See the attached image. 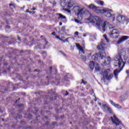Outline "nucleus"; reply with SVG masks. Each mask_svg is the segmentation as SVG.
Here are the masks:
<instances>
[{
    "label": "nucleus",
    "instance_id": "obj_1",
    "mask_svg": "<svg viewBox=\"0 0 129 129\" xmlns=\"http://www.w3.org/2000/svg\"><path fill=\"white\" fill-rule=\"evenodd\" d=\"M126 54V52L125 51H122L121 53L115 55L114 58V66L115 67H118V69H116L113 72L114 77L116 79H117L118 73L123 69V67L125 65V62H123V60H122V57H124Z\"/></svg>",
    "mask_w": 129,
    "mask_h": 129
},
{
    "label": "nucleus",
    "instance_id": "obj_2",
    "mask_svg": "<svg viewBox=\"0 0 129 129\" xmlns=\"http://www.w3.org/2000/svg\"><path fill=\"white\" fill-rule=\"evenodd\" d=\"M98 50H100L98 53H96L92 56V60H97L98 58L103 59L106 57V53H105V44L101 43L97 46Z\"/></svg>",
    "mask_w": 129,
    "mask_h": 129
},
{
    "label": "nucleus",
    "instance_id": "obj_3",
    "mask_svg": "<svg viewBox=\"0 0 129 129\" xmlns=\"http://www.w3.org/2000/svg\"><path fill=\"white\" fill-rule=\"evenodd\" d=\"M97 12L98 15L104 14V16L106 17V18L112 19L113 21H114L115 19V14L113 13V11L108 8L101 9L100 11H97Z\"/></svg>",
    "mask_w": 129,
    "mask_h": 129
},
{
    "label": "nucleus",
    "instance_id": "obj_4",
    "mask_svg": "<svg viewBox=\"0 0 129 129\" xmlns=\"http://www.w3.org/2000/svg\"><path fill=\"white\" fill-rule=\"evenodd\" d=\"M94 20H95L96 22V25L98 27H101L102 30L103 32L106 31V29H107L108 27V23L107 22H104L103 24H101V19L98 16H94Z\"/></svg>",
    "mask_w": 129,
    "mask_h": 129
},
{
    "label": "nucleus",
    "instance_id": "obj_5",
    "mask_svg": "<svg viewBox=\"0 0 129 129\" xmlns=\"http://www.w3.org/2000/svg\"><path fill=\"white\" fill-rule=\"evenodd\" d=\"M74 5V2L72 0H60V6L62 8H67L68 9H71Z\"/></svg>",
    "mask_w": 129,
    "mask_h": 129
},
{
    "label": "nucleus",
    "instance_id": "obj_6",
    "mask_svg": "<svg viewBox=\"0 0 129 129\" xmlns=\"http://www.w3.org/2000/svg\"><path fill=\"white\" fill-rule=\"evenodd\" d=\"M83 10V8H80L79 6H75L73 8V12H74L76 16L78 17H81V16L84 15L85 12Z\"/></svg>",
    "mask_w": 129,
    "mask_h": 129
},
{
    "label": "nucleus",
    "instance_id": "obj_7",
    "mask_svg": "<svg viewBox=\"0 0 129 129\" xmlns=\"http://www.w3.org/2000/svg\"><path fill=\"white\" fill-rule=\"evenodd\" d=\"M109 71L110 70L109 69H106L105 70L103 73V78H102V80H110V79H111V78H112L113 77V74H111L109 75H108V74H109Z\"/></svg>",
    "mask_w": 129,
    "mask_h": 129
},
{
    "label": "nucleus",
    "instance_id": "obj_8",
    "mask_svg": "<svg viewBox=\"0 0 129 129\" xmlns=\"http://www.w3.org/2000/svg\"><path fill=\"white\" fill-rule=\"evenodd\" d=\"M119 34V32L116 29H113L111 30V31L109 33L108 35L110 38H113L114 39H116V38H118V36Z\"/></svg>",
    "mask_w": 129,
    "mask_h": 129
},
{
    "label": "nucleus",
    "instance_id": "obj_9",
    "mask_svg": "<svg viewBox=\"0 0 129 129\" xmlns=\"http://www.w3.org/2000/svg\"><path fill=\"white\" fill-rule=\"evenodd\" d=\"M48 94H51V95H52V97H49L47 95H45V96L43 97L44 99V101L46 102V99H49V100H55V99H56V96H54V94H55V93L53 91V90H48Z\"/></svg>",
    "mask_w": 129,
    "mask_h": 129
},
{
    "label": "nucleus",
    "instance_id": "obj_10",
    "mask_svg": "<svg viewBox=\"0 0 129 129\" xmlns=\"http://www.w3.org/2000/svg\"><path fill=\"white\" fill-rule=\"evenodd\" d=\"M128 36H122L118 41H117V44L119 45V44H121V43H123V42H124V41H126V40H128Z\"/></svg>",
    "mask_w": 129,
    "mask_h": 129
},
{
    "label": "nucleus",
    "instance_id": "obj_11",
    "mask_svg": "<svg viewBox=\"0 0 129 129\" xmlns=\"http://www.w3.org/2000/svg\"><path fill=\"white\" fill-rule=\"evenodd\" d=\"M89 9H91L92 10L94 11L96 14H98L97 11H101V9H98L99 7H96V6H94L93 4H91L89 6Z\"/></svg>",
    "mask_w": 129,
    "mask_h": 129
},
{
    "label": "nucleus",
    "instance_id": "obj_12",
    "mask_svg": "<svg viewBox=\"0 0 129 129\" xmlns=\"http://www.w3.org/2000/svg\"><path fill=\"white\" fill-rule=\"evenodd\" d=\"M111 59L110 58V56H108L107 58L105 59L104 62L102 63L103 66H107L109 64H110V61Z\"/></svg>",
    "mask_w": 129,
    "mask_h": 129
},
{
    "label": "nucleus",
    "instance_id": "obj_13",
    "mask_svg": "<svg viewBox=\"0 0 129 129\" xmlns=\"http://www.w3.org/2000/svg\"><path fill=\"white\" fill-rule=\"evenodd\" d=\"M76 47L79 50V51H81V52H83V54H84V49H83V47L80 46V44L76 43Z\"/></svg>",
    "mask_w": 129,
    "mask_h": 129
},
{
    "label": "nucleus",
    "instance_id": "obj_14",
    "mask_svg": "<svg viewBox=\"0 0 129 129\" xmlns=\"http://www.w3.org/2000/svg\"><path fill=\"white\" fill-rule=\"evenodd\" d=\"M57 16H59L58 17V20H60V19H61L62 20H66V16L62 15L60 13H58L57 14Z\"/></svg>",
    "mask_w": 129,
    "mask_h": 129
},
{
    "label": "nucleus",
    "instance_id": "obj_15",
    "mask_svg": "<svg viewBox=\"0 0 129 129\" xmlns=\"http://www.w3.org/2000/svg\"><path fill=\"white\" fill-rule=\"evenodd\" d=\"M63 82L64 83H67L66 86H68V85H69V82H68V77L67 76V75L64 76Z\"/></svg>",
    "mask_w": 129,
    "mask_h": 129
},
{
    "label": "nucleus",
    "instance_id": "obj_16",
    "mask_svg": "<svg viewBox=\"0 0 129 129\" xmlns=\"http://www.w3.org/2000/svg\"><path fill=\"white\" fill-rule=\"evenodd\" d=\"M94 66H95L94 62H93V61L90 62L89 67H90V69H91V70H93V69H94Z\"/></svg>",
    "mask_w": 129,
    "mask_h": 129
},
{
    "label": "nucleus",
    "instance_id": "obj_17",
    "mask_svg": "<svg viewBox=\"0 0 129 129\" xmlns=\"http://www.w3.org/2000/svg\"><path fill=\"white\" fill-rule=\"evenodd\" d=\"M120 18L121 22H125V17L124 16H119L117 17V19Z\"/></svg>",
    "mask_w": 129,
    "mask_h": 129
},
{
    "label": "nucleus",
    "instance_id": "obj_18",
    "mask_svg": "<svg viewBox=\"0 0 129 129\" xmlns=\"http://www.w3.org/2000/svg\"><path fill=\"white\" fill-rule=\"evenodd\" d=\"M120 99L121 101H124L126 99V98L124 95H122L120 97Z\"/></svg>",
    "mask_w": 129,
    "mask_h": 129
},
{
    "label": "nucleus",
    "instance_id": "obj_19",
    "mask_svg": "<svg viewBox=\"0 0 129 129\" xmlns=\"http://www.w3.org/2000/svg\"><path fill=\"white\" fill-rule=\"evenodd\" d=\"M62 93L64 94L65 96H67V95L69 94V93H68L67 91H65V90L62 91Z\"/></svg>",
    "mask_w": 129,
    "mask_h": 129
},
{
    "label": "nucleus",
    "instance_id": "obj_20",
    "mask_svg": "<svg viewBox=\"0 0 129 129\" xmlns=\"http://www.w3.org/2000/svg\"><path fill=\"white\" fill-rule=\"evenodd\" d=\"M114 107H116V108H118V109H121V106L119 104H116L115 105Z\"/></svg>",
    "mask_w": 129,
    "mask_h": 129
},
{
    "label": "nucleus",
    "instance_id": "obj_21",
    "mask_svg": "<svg viewBox=\"0 0 129 129\" xmlns=\"http://www.w3.org/2000/svg\"><path fill=\"white\" fill-rule=\"evenodd\" d=\"M103 37L104 38L105 40H106L107 43H109V40L108 38H107V36H106V35L104 34L103 35Z\"/></svg>",
    "mask_w": 129,
    "mask_h": 129
},
{
    "label": "nucleus",
    "instance_id": "obj_22",
    "mask_svg": "<svg viewBox=\"0 0 129 129\" xmlns=\"http://www.w3.org/2000/svg\"><path fill=\"white\" fill-rule=\"evenodd\" d=\"M81 58L84 61H86V56H85L84 55H81Z\"/></svg>",
    "mask_w": 129,
    "mask_h": 129
},
{
    "label": "nucleus",
    "instance_id": "obj_23",
    "mask_svg": "<svg viewBox=\"0 0 129 129\" xmlns=\"http://www.w3.org/2000/svg\"><path fill=\"white\" fill-rule=\"evenodd\" d=\"M97 4H98L100 6H103V4H104V3L103 2V1H98Z\"/></svg>",
    "mask_w": 129,
    "mask_h": 129
},
{
    "label": "nucleus",
    "instance_id": "obj_24",
    "mask_svg": "<svg viewBox=\"0 0 129 129\" xmlns=\"http://www.w3.org/2000/svg\"><path fill=\"white\" fill-rule=\"evenodd\" d=\"M108 112L109 113H112V110L110 107H108V108L106 109Z\"/></svg>",
    "mask_w": 129,
    "mask_h": 129
},
{
    "label": "nucleus",
    "instance_id": "obj_25",
    "mask_svg": "<svg viewBox=\"0 0 129 129\" xmlns=\"http://www.w3.org/2000/svg\"><path fill=\"white\" fill-rule=\"evenodd\" d=\"M109 101H110V103H111V104H112V105H113V106H115V105H116V104H115V103H114V102H113V101L112 100H110Z\"/></svg>",
    "mask_w": 129,
    "mask_h": 129
},
{
    "label": "nucleus",
    "instance_id": "obj_26",
    "mask_svg": "<svg viewBox=\"0 0 129 129\" xmlns=\"http://www.w3.org/2000/svg\"><path fill=\"white\" fill-rule=\"evenodd\" d=\"M102 106V108H104V109H106V110L107 109L108 107H107V106H106V104H103Z\"/></svg>",
    "mask_w": 129,
    "mask_h": 129
},
{
    "label": "nucleus",
    "instance_id": "obj_27",
    "mask_svg": "<svg viewBox=\"0 0 129 129\" xmlns=\"http://www.w3.org/2000/svg\"><path fill=\"white\" fill-rule=\"evenodd\" d=\"M82 83H83V84H84V85H86V84H87V82L84 81V80H82V83H81V84H82Z\"/></svg>",
    "mask_w": 129,
    "mask_h": 129
},
{
    "label": "nucleus",
    "instance_id": "obj_28",
    "mask_svg": "<svg viewBox=\"0 0 129 129\" xmlns=\"http://www.w3.org/2000/svg\"><path fill=\"white\" fill-rule=\"evenodd\" d=\"M95 70L96 71H100V68H99V67H96L95 68Z\"/></svg>",
    "mask_w": 129,
    "mask_h": 129
},
{
    "label": "nucleus",
    "instance_id": "obj_29",
    "mask_svg": "<svg viewBox=\"0 0 129 129\" xmlns=\"http://www.w3.org/2000/svg\"><path fill=\"white\" fill-rule=\"evenodd\" d=\"M21 124L22 125H25V124H26V122H25L24 121H21Z\"/></svg>",
    "mask_w": 129,
    "mask_h": 129
},
{
    "label": "nucleus",
    "instance_id": "obj_30",
    "mask_svg": "<svg viewBox=\"0 0 129 129\" xmlns=\"http://www.w3.org/2000/svg\"><path fill=\"white\" fill-rule=\"evenodd\" d=\"M52 67H49V70H50V74H52Z\"/></svg>",
    "mask_w": 129,
    "mask_h": 129
},
{
    "label": "nucleus",
    "instance_id": "obj_31",
    "mask_svg": "<svg viewBox=\"0 0 129 129\" xmlns=\"http://www.w3.org/2000/svg\"><path fill=\"white\" fill-rule=\"evenodd\" d=\"M59 40L61 41L62 43H65L66 42L65 40H63V39L62 38H59Z\"/></svg>",
    "mask_w": 129,
    "mask_h": 129
},
{
    "label": "nucleus",
    "instance_id": "obj_32",
    "mask_svg": "<svg viewBox=\"0 0 129 129\" xmlns=\"http://www.w3.org/2000/svg\"><path fill=\"white\" fill-rule=\"evenodd\" d=\"M34 109L36 111V112H38V111H39V109L37 107H35Z\"/></svg>",
    "mask_w": 129,
    "mask_h": 129
},
{
    "label": "nucleus",
    "instance_id": "obj_33",
    "mask_svg": "<svg viewBox=\"0 0 129 129\" xmlns=\"http://www.w3.org/2000/svg\"><path fill=\"white\" fill-rule=\"evenodd\" d=\"M64 11H66V12H68V13H71V11H70V10H69L67 9H65Z\"/></svg>",
    "mask_w": 129,
    "mask_h": 129
},
{
    "label": "nucleus",
    "instance_id": "obj_34",
    "mask_svg": "<svg viewBox=\"0 0 129 129\" xmlns=\"http://www.w3.org/2000/svg\"><path fill=\"white\" fill-rule=\"evenodd\" d=\"M7 29H11V27L9 25H7L6 26V30H7Z\"/></svg>",
    "mask_w": 129,
    "mask_h": 129
},
{
    "label": "nucleus",
    "instance_id": "obj_35",
    "mask_svg": "<svg viewBox=\"0 0 129 129\" xmlns=\"http://www.w3.org/2000/svg\"><path fill=\"white\" fill-rule=\"evenodd\" d=\"M61 31H65V26H62L61 29Z\"/></svg>",
    "mask_w": 129,
    "mask_h": 129
},
{
    "label": "nucleus",
    "instance_id": "obj_36",
    "mask_svg": "<svg viewBox=\"0 0 129 129\" xmlns=\"http://www.w3.org/2000/svg\"><path fill=\"white\" fill-rule=\"evenodd\" d=\"M75 22L76 23H77V24H79V20H77V19H75Z\"/></svg>",
    "mask_w": 129,
    "mask_h": 129
},
{
    "label": "nucleus",
    "instance_id": "obj_37",
    "mask_svg": "<svg viewBox=\"0 0 129 129\" xmlns=\"http://www.w3.org/2000/svg\"><path fill=\"white\" fill-rule=\"evenodd\" d=\"M79 34V32H78V31L75 32V35H76V36H78Z\"/></svg>",
    "mask_w": 129,
    "mask_h": 129
},
{
    "label": "nucleus",
    "instance_id": "obj_38",
    "mask_svg": "<svg viewBox=\"0 0 129 129\" xmlns=\"http://www.w3.org/2000/svg\"><path fill=\"white\" fill-rule=\"evenodd\" d=\"M7 71H8V72H10V71H11V67H9V68H8V69H7Z\"/></svg>",
    "mask_w": 129,
    "mask_h": 129
},
{
    "label": "nucleus",
    "instance_id": "obj_39",
    "mask_svg": "<svg viewBox=\"0 0 129 129\" xmlns=\"http://www.w3.org/2000/svg\"><path fill=\"white\" fill-rule=\"evenodd\" d=\"M55 38H56V39H58V40H60V39H61L59 36H56Z\"/></svg>",
    "mask_w": 129,
    "mask_h": 129
},
{
    "label": "nucleus",
    "instance_id": "obj_40",
    "mask_svg": "<svg viewBox=\"0 0 129 129\" xmlns=\"http://www.w3.org/2000/svg\"><path fill=\"white\" fill-rule=\"evenodd\" d=\"M40 101H42L41 99H38L37 100V102H40Z\"/></svg>",
    "mask_w": 129,
    "mask_h": 129
},
{
    "label": "nucleus",
    "instance_id": "obj_41",
    "mask_svg": "<svg viewBox=\"0 0 129 129\" xmlns=\"http://www.w3.org/2000/svg\"><path fill=\"white\" fill-rule=\"evenodd\" d=\"M51 35H52V36H56V33H55V32L51 33Z\"/></svg>",
    "mask_w": 129,
    "mask_h": 129
},
{
    "label": "nucleus",
    "instance_id": "obj_42",
    "mask_svg": "<svg viewBox=\"0 0 129 129\" xmlns=\"http://www.w3.org/2000/svg\"><path fill=\"white\" fill-rule=\"evenodd\" d=\"M34 72H40V70H35L34 71Z\"/></svg>",
    "mask_w": 129,
    "mask_h": 129
},
{
    "label": "nucleus",
    "instance_id": "obj_43",
    "mask_svg": "<svg viewBox=\"0 0 129 129\" xmlns=\"http://www.w3.org/2000/svg\"><path fill=\"white\" fill-rule=\"evenodd\" d=\"M45 125H49V121H47L46 123H45Z\"/></svg>",
    "mask_w": 129,
    "mask_h": 129
},
{
    "label": "nucleus",
    "instance_id": "obj_44",
    "mask_svg": "<svg viewBox=\"0 0 129 129\" xmlns=\"http://www.w3.org/2000/svg\"><path fill=\"white\" fill-rule=\"evenodd\" d=\"M18 40L19 41H21V38H20V37L18 36Z\"/></svg>",
    "mask_w": 129,
    "mask_h": 129
},
{
    "label": "nucleus",
    "instance_id": "obj_45",
    "mask_svg": "<svg viewBox=\"0 0 129 129\" xmlns=\"http://www.w3.org/2000/svg\"><path fill=\"white\" fill-rule=\"evenodd\" d=\"M22 106H23V105H22V104H20L18 105L19 107H22Z\"/></svg>",
    "mask_w": 129,
    "mask_h": 129
},
{
    "label": "nucleus",
    "instance_id": "obj_46",
    "mask_svg": "<svg viewBox=\"0 0 129 129\" xmlns=\"http://www.w3.org/2000/svg\"><path fill=\"white\" fill-rule=\"evenodd\" d=\"M126 73L127 74H129V71H128V70H126Z\"/></svg>",
    "mask_w": 129,
    "mask_h": 129
},
{
    "label": "nucleus",
    "instance_id": "obj_47",
    "mask_svg": "<svg viewBox=\"0 0 129 129\" xmlns=\"http://www.w3.org/2000/svg\"><path fill=\"white\" fill-rule=\"evenodd\" d=\"M4 66H8V63H7V62L4 63Z\"/></svg>",
    "mask_w": 129,
    "mask_h": 129
},
{
    "label": "nucleus",
    "instance_id": "obj_48",
    "mask_svg": "<svg viewBox=\"0 0 129 129\" xmlns=\"http://www.w3.org/2000/svg\"><path fill=\"white\" fill-rule=\"evenodd\" d=\"M91 55H92V53H90L89 54L88 57L91 56Z\"/></svg>",
    "mask_w": 129,
    "mask_h": 129
},
{
    "label": "nucleus",
    "instance_id": "obj_49",
    "mask_svg": "<svg viewBox=\"0 0 129 129\" xmlns=\"http://www.w3.org/2000/svg\"><path fill=\"white\" fill-rule=\"evenodd\" d=\"M52 124H53V125H55V124H56V122H53L52 123Z\"/></svg>",
    "mask_w": 129,
    "mask_h": 129
},
{
    "label": "nucleus",
    "instance_id": "obj_50",
    "mask_svg": "<svg viewBox=\"0 0 129 129\" xmlns=\"http://www.w3.org/2000/svg\"><path fill=\"white\" fill-rule=\"evenodd\" d=\"M62 22H59V26H62Z\"/></svg>",
    "mask_w": 129,
    "mask_h": 129
},
{
    "label": "nucleus",
    "instance_id": "obj_51",
    "mask_svg": "<svg viewBox=\"0 0 129 129\" xmlns=\"http://www.w3.org/2000/svg\"><path fill=\"white\" fill-rule=\"evenodd\" d=\"M4 73H7V71L4 70Z\"/></svg>",
    "mask_w": 129,
    "mask_h": 129
},
{
    "label": "nucleus",
    "instance_id": "obj_52",
    "mask_svg": "<svg viewBox=\"0 0 129 129\" xmlns=\"http://www.w3.org/2000/svg\"><path fill=\"white\" fill-rule=\"evenodd\" d=\"M44 118H45L46 119H47V118H48V116H45L44 117Z\"/></svg>",
    "mask_w": 129,
    "mask_h": 129
},
{
    "label": "nucleus",
    "instance_id": "obj_53",
    "mask_svg": "<svg viewBox=\"0 0 129 129\" xmlns=\"http://www.w3.org/2000/svg\"><path fill=\"white\" fill-rule=\"evenodd\" d=\"M32 10H33V11H35V10H36V8H33L32 9Z\"/></svg>",
    "mask_w": 129,
    "mask_h": 129
},
{
    "label": "nucleus",
    "instance_id": "obj_54",
    "mask_svg": "<svg viewBox=\"0 0 129 129\" xmlns=\"http://www.w3.org/2000/svg\"><path fill=\"white\" fill-rule=\"evenodd\" d=\"M9 6H10V7H11V6H14V5H13V4H10L9 5Z\"/></svg>",
    "mask_w": 129,
    "mask_h": 129
},
{
    "label": "nucleus",
    "instance_id": "obj_55",
    "mask_svg": "<svg viewBox=\"0 0 129 129\" xmlns=\"http://www.w3.org/2000/svg\"><path fill=\"white\" fill-rule=\"evenodd\" d=\"M41 113H44V111H42V110H41Z\"/></svg>",
    "mask_w": 129,
    "mask_h": 129
},
{
    "label": "nucleus",
    "instance_id": "obj_56",
    "mask_svg": "<svg viewBox=\"0 0 129 129\" xmlns=\"http://www.w3.org/2000/svg\"><path fill=\"white\" fill-rule=\"evenodd\" d=\"M29 116H30V117H29V118H31L32 117V115L30 114Z\"/></svg>",
    "mask_w": 129,
    "mask_h": 129
},
{
    "label": "nucleus",
    "instance_id": "obj_57",
    "mask_svg": "<svg viewBox=\"0 0 129 129\" xmlns=\"http://www.w3.org/2000/svg\"><path fill=\"white\" fill-rule=\"evenodd\" d=\"M20 52H21V53H24V51H23V50H21V51H20Z\"/></svg>",
    "mask_w": 129,
    "mask_h": 129
},
{
    "label": "nucleus",
    "instance_id": "obj_58",
    "mask_svg": "<svg viewBox=\"0 0 129 129\" xmlns=\"http://www.w3.org/2000/svg\"><path fill=\"white\" fill-rule=\"evenodd\" d=\"M62 54L63 55V56H66V54L65 53H63Z\"/></svg>",
    "mask_w": 129,
    "mask_h": 129
},
{
    "label": "nucleus",
    "instance_id": "obj_59",
    "mask_svg": "<svg viewBox=\"0 0 129 129\" xmlns=\"http://www.w3.org/2000/svg\"><path fill=\"white\" fill-rule=\"evenodd\" d=\"M18 117H19V118H21V115H19V116Z\"/></svg>",
    "mask_w": 129,
    "mask_h": 129
},
{
    "label": "nucleus",
    "instance_id": "obj_60",
    "mask_svg": "<svg viewBox=\"0 0 129 129\" xmlns=\"http://www.w3.org/2000/svg\"><path fill=\"white\" fill-rule=\"evenodd\" d=\"M83 37H86V35L84 34V35H83Z\"/></svg>",
    "mask_w": 129,
    "mask_h": 129
},
{
    "label": "nucleus",
    "instance_id": "obj_61",
    "mask_svg": "<svg viewBox=\"0 0 129 129\" xmlns=\"http://www.w3.org/2000/svg\"><path fill=\"white\" fill-rule=\"evenodd\" d=\"M23 129H27V127H23Z\"/></svg>",
    "mask_w": 129,
    "mask_h": 129
},
{
    "label": "nucleus",
    "instance_id": "obj_62",
    "mask_svg": "<svg viewBox=\"0 0 129 129\" xmlns=\"http://www.w3.org/2000/svg\"><path fill=\"white\" fill-rule=\"evenodd\" d=\"M99 105H100V106H101V103H99Z\"/></svg>",
    "mask_w": 129,
    "mask_h": 129
},
{
    "label": "nucleus",
    "instance_id": "obj_63",
    "mask_svg": "<svg viewBox=\"0 0 129 129\" xmlns=\"http://www.w3.org/2000/svg\"><path fill=\"white\" fill-rule=\"evenodd\" d=\"M2 120H3V121H4V120H5V119L3 118Z\"/></svg>",
    "mask_w": 129,
    "mask_h": 129
},
{
    "label": "nucleus",
    "instance_id": "obj_64",
    "mask_svg": "<svg viewBox=\"0 0 129 129\" xmlns=\"http://www.w3.org/2000/svg\"><path fill=\"white\" fill-rule=\"evenodd\" d=\"M46 78H49V77L48 76H46Z\"/></svg>",
    "mask_w": 129,
    "mask_h": 129
}]
</instances>
